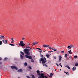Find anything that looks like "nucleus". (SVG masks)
I'll return each instance as SVG.
<instances>
[{
  "label": "nucleus",
  "instance_id": "f257e3e1",
  "mask_svg": "<svg viewBox=\"0 0 78 78\" xmlns=\"http://www.w3.org/2000/svg\"><path fill=\"white\" fill-rule=\"evenodd\" d=\"M42 62V64H43V66H45L46 67H48L47 65H46L45 63L47 62V61L46 60V58L45 57H44V58H41L40 59V62Z\"/></svg>",
  "mask_w": 78,
  "mask_h": 78
},
{
  "label": "nucleus",
  "instance_id": "f03ea898",
  "mask_svg": "<svg viewBox=\"0 0 78 78\" xmlns=\"http://www.w3.org/2000/svg\"><path fill=\"white\" fill-rule=\"evenodd\" d=\"M30 50V49L25 48L24 49L23 51L25 52L26 55H30V53L29 52Z\"/></svg>",
  "mask_w": 78,
  "mask_h": 78
},
{
  "label": "nucleus",
  "instance_id": "7ed1b4c3",
  "mask_svg": "<svg viewBox=\"0 0 78 78\" xmlns=\"http://www.w3.org/2000/svg\"><path fill=\"white\" fill-rule=\"evenodd\" d=\"M41 76H39L38 78H48L47 76H44L43 73H41Z\"/></svg>",
  "mask_w": 78,
  "mask_h": 78
},
{
  "label": "nucleus",
  "instance_id": "20e7f679",
  "mask_svg": "<svg viewBox=\"0 0 78 78\" xmlns=\"http://www.w3.org/2000/svg\"><path fill=\"white\" fill-rule=\"evenodd\" d=\"M20 57L21 59H23V56H24V53H23V52L22 51H20Z\"/></svg>",
  "mask_w": 78,
  "mask_h": 78
},
{
  "label": "nucleus",
  "instance_id": "39448f33",
  "mask_svg": "<svg viewBox=\"0 0 78 78\" xmlns=\"http://www.w3.org/2000/svg\"><path fill=\"white\" fill-rule=\"evenodd\" d=\"M25 44L23 43V42L22 41H21L19 44V45H20V46H21V47L25 46Z\"/></svg>",
  "mask_w": 78,
  "mask_h": 78
},
{
  "label": "nucleus",
  "instance_id": "423d86ee",
  "mask_svg": "<svg viewBox=\"0 0 78 78\" xmlns=\"http://www.w3.org/2000/svg\"><path fill=\"white\" fill-rule=\"evenodd\" d=\"M25 56L27 58H29V59H32V57L30 55H26Z\"/></svg>",
  "mask_w": 78,
  "mask_h": 78
},
{
  "label": "nucleus",
  "instance_id": "0eeeda50",
  "mask_svg": "<svg viewBox=\"0 0 78 78\" xmlns=\"http://www.w3.org/2000/svg\"><path fill=\"white\" fill-rule=\"evenodd\" d=\"M11 69H16V70H17V68L16 66H11Z\"/></svg>",
  "mask_w": 78,
  "mask_h": 78
},
{
  "label": "nucleus",
  "instance_id": "6e6552de",
  "mask_svg": "<svg viewBox=\"0 0 78 78\" xmlns=\"http://www.w3.org/2000/svg\"><path fill=\"white\" fill-rule=\"evenodd\" d=\"M36 49H38V50H40V51H39V52H40V54H41V53L42 52V50L40 48H36Z\"/></svg>",
  "mask_w": 78,
  "mask_h": 78
},
{
  "label": "nucleus",
  "instance_id": "1a4fd4ad",
  "mask_svg": "<svg viewBox=\"0 0 78 78\" xmlns=\"http://www.w3.org/2000/svg\"><path fill=\"white\" fill-rule=\"evenodd\" d=\"M37 75L38 76H40L41 74L40 73V71H39V70H37Z\"/></svg>",
  "mask_w": 78,
  "mask_h": 78
},
{
  "label": "nucleus",
  "instance_id": "9d476101",
  "mask_svg": "<svg viewBox=\"0 0 78 78\" xmlns=\"http://www.w3.org/2000/svg\"><path fill=\"white\" fill-rule=\"evenodd\" d=\"M43 47H49V45H45V44H43Z\"/></svg>",
  "mask_w": 78,
  "mask_h": 78
},
{
  "label": "nucleus",
  "instance_id": "9b49d317",
  "mask_svg": "<svg viewBox=\"0 0 78 78\" xmlns=\"http://www.w3.org/2000/svg\"><path fill=\"white\" fill-rule=\"evenodd\" d=\"M0 38L1 39H4L5 37H4L3 36L1 35L0 37Z\"/></svg>",
  "mask_w": 78,
  "mask_h": 78
},
{
  "label": "nucleus",
  "instance_id": "f8f14e48",
  "mask_svg": "<svg viewBox=\"0 0 78 78\" xmlns=\"http://www.w3.org/2000/svg\"><path fill=\"white\" fill-rule=\"evenodd\" d=\"M58 57L59 58V61H61V59H62V56H61V55H59Z\"/></svg>",
  "mask_w": 78,
  "mask_h": 78
},
{
  "label": "nucleus",
  "instance_id": "ddd939ff",
  "mask_svg": "<svg viewBox=\"0 0 78 78\" xmlns=\"http://www.w3.org/2000/svg\"><path fill=\"white\" fill-rule=\"evenodd\" d=\"M22 69H19V70H18L17 71L19 73H20V72H22Z\"/></svg>",
  "mask_w": 78,
  "mask_h": 78
},
{
  "label": "nucleus",
  "instance_id": "4468645a",
  "mask_svg": "<svg viewBox=\"0 0 78 78\" xmlns=\"http://www.w3.org/2000/svg\"><path fill=\"white\" fill-rule=\"evenodd\" d=\"M76 70V67H74L73 68V71H74Z\"/></svg>",
  "mask_w": 78,
  "mask_h": 78
},
{
  "label": "nucleus",
  "instance_id": "2eb2a0df",
  "mask_svg": "<svg viewBox=\"0 0 78 78\" xmlns=\"http://www.w3.org/2000/svg\"><path fill=\"white\" fill-rule=\"evenodd\" d=\"M46 56L48 58H49V57H50V55L49 54H47L46 55Z\"/></svg>",
  "mask_w": 78,
  "mask_h": 78
},
{
  "label": "nucleus",
  "instance_id": "dca6fc26",
  "mask_svg": "<svg viewBox=\"0 0 78 78\" xmlns=\"http://www.w3.org/2000/svg\"><path fill=\"white\" fill-rule=\"evenodd\" d=\"M66 67H67L68 69H70V67H69L68 66H65Z\"/></svg>",
  "mask_w": 78,
  "mask_h": 78
},
{
  "label": "nucleus",
  "instance_id": "f3484780",
  "mask_svg": "<svg viewBox=\"0 0 78 78\" xmlns=\"http://www.w3.org/2000/svg\"><path fill=\"white\" fill-rule=\"evenodd\" d=\"M70 47L71 48H74V46L73 45L70 44Z\"/></svg>",
  "mask_w": 78,
  "mask_h": 78
},
{
  "label": "nucleus",
  "instance_id": "a211bd4d",
  "mask_svg": "<svg viewBox=\"0 0 78 78\" xmlns=\"http://www.w3.org/2000/svg\"><path fill=\"white\" fill-rule=\"evenodd\" d=\"M53 73H50V77H52V76H53Z\"/></svg>",
  "mask_w": 78,
  "mask_h": 78
},
{
  "label": "nucleus",
  "instance_id": "6ab92c4d",
  "mask_svg": "<svg viewBox=\"0 0 78 78\" xmlns=\"http://www.w3.org/2000/svg\"><path fill=\"white\" fill-rule=\"evenodd\" d=\"M52 50H54V51H57V49H54L53 48V47H52Z\"/></svg>",
  "mask_w": 78,
  "mask_h": 78
},
{
  "label": "nucleus",
  "instance_id": "aec40b11",
  "mask_svg": "<svg viewBox=\"0 0 78 78\" xmlns=\"http://www.w3.org/2000/svg\"><path fill=\"white\" fill-rule=\"evenodd\" d=\"M68 52L69 54H72V51H71V50L69 51Z\"/></svg>",
  "mask_w": 78,
  "mask_h": 78
},
{
  "label": "nucleus",
  "instance_id": "412c9836",
  "mask_svg": "<svg viewBox=\"0 0 78 78\" xmlns=\"http://www.w3.org/2000/svg\"><path fill=\"white\" fill-rule=\"evenodd\" d=\"M68 48H69V49H71V47H70V45H69L67 47Z\"/></svg>",
  "mask_w": 78,
  "mask_h": 78
},
{
  "label": "nucleus",
  "instance_id": "4be33fe9",
  "mask_svg": "<svg viewBox=\"0 0 78 78\" xmlns=\"http://www.w3.org/2000/svg\"><path fill=\"white\" fill-rule=\"evenodd\" d=\"M28 65V64L27 62H25L24 63V66H27Z\"/></svg>",
  "mask_w": 78,
  "mask_h": 78
},
{
  "label": "nucleus",
  "instance_id": "5701e85b",
  "mask_svg": "<svg viewBox=\"0 0 78 78\" xmlns=\"http://www.w3.org/2000/svg\"><path fill=\"white\" fill-rule=\"evenodd\" d=\"M31 76L32 78H36L34 75H31Z\"/></svg>",
  "mask_w": 78,
  "mask_h": 78
},
{
  "label": "nucleus",
  "instance_id": "b1692460",
  "mask_svg": "<svg viewBox=\"0 0 78 78\" xmlns=\"http://www.w3.org/2000/svg\"><path fill=\"white\" fill-rule=\"evenodd\" d=\"M11 40L12 41L14 42V38H11Z\"/></svg>",
  "mask_w": 78,
  "mask_h": 78
},
{
  "label": "nucleus",
  "instance_id": "393cba45",
  "mask_svg": "<svg viewBox=\"0 0 78 78\" xmlns=\"http://www.w3.org/2000/svg\"><path fill=\"white\" fill-rule=\"evenodd\" d=\"M65 57L67 58V56H68L67 54H65Z\"/></svg>",
  "mask_w": 78,
  "mask_h": 78
},
{
  "label": "nucleus",
  "instance_id": "a878e982",
  "mask_svg": "<svg viewBox=\"0 0 78 78\" xmlns=\"http://www.w3.org/2000/svg\"><path fill=\"white\" fill-rule=\"evenodd\" d=\"M2 44H3V42L2 41H0V45H2Z\"/></svg>",
  "mask_w": 78,
  "mask_h": 78
},
{
  "label": "nucleus",
  "instance_id": "bb28decb",
  "mask_svg": "<svg viewBox=\"0 0 78 78\" xmlns=\"http://www.w3.org/2000/svg\"><path fill=\"white\" fill-rule=\"evenodd\" d=\"M74 58H78V57L77 56H75L74 57Z\"/></svg>",
  "mask_w": 78,
  "mask_h": 78
},
{
  "label": "nucleus",
  "instance_id": "cd10ccee",
  "mask_svg": "<svg viewBox=\"0 0 78 78\" xmlns=\"http://www.w3.org/2000/svg\"><path fill=\"white\" fill-rule=\"evenodd\" d=\"M26 48H30V46H26Z\"/></svg>",
  "mask_w": 78,
  "mask_h": 78
},
{
  "label": "nucleus",
  "instance_id": "c85d7f7f",
  "mask_svg": "<svg viewBox=\"0 0 78 78\" xmlns=\"http://www.w3.org/2000/svg\"><path fill=\"white\" fill-rule=\"evenodd\" d=\"M78 63H76L75 64V66H78Z\"/></svg>",
  "mask_w": 78,
  "mask_h": 78
},
{
  "label": "nucleus",
  "instance_id": "c756f323",
  "mask_svg": "<svg viewBox=\"0 0 78 78\" xmlns=\"http://www.w3.org/2000/svg\"><path fill=\"white\" fill-rule=\"evenodd\" d=\"M32 45H36V44H35V42H34L33 43Z\"/></svg>",
  "mask_w": 78,
  "mask_h": 78
},
{
  "label": "nucleus",
  "instance_id": "7c9ffc66",
  "mask_svg": "<svg viewBox=\"0 0 78 78\" xmlns=\"http://www.w3.org/2000/svg\"><path fill=\"white\" fill-rule=\"evenodd\" d=\"M9 45H11L12 46H14V45L13 44H10Z\"/></svg>",
  "mask_w": 78,
  "mask_h": 78
},
{
  "label": "nucleus",
  "instance_id": "2f4dec72",
  "mask_svg": "<svg viewBox=\"0 0 78 78\" xmlns=\"http://www.w3.org/2000/svg\"><path fill=\"white\" fill-rule=\"evenodd\" d=\"M5 43H6V44H7V43H8V41H7V40H5Z\"/></svg>",
  "mask_w": 78,
  "mask_h": 78
},
{
  "label": "nucleus",
  "instance_id": "473e14b6",
  "mask_svg": "<svg viewBox=\"0 0 78 78\" xmlns=\"http://www.w3.org/2000/svg\"><path fill=\"white\" fill-rule=\"evenodd\" d=\"M61 53H64V51H61Z\"/></svg>",
  "mask_w": 78,
  "mask_h": 78
},
{
  "label": "nucleus",
  "instance_id": "72a5a7b5",
  "mask_svg": "<svg viewBox=\"0 0 78 78\" xmlns=\"http://www.w3.org/2000/svg\"><path fill=\"white\" fill-rule=\"evenodd\" d=\"M48 48L50 50H51V49H52V48L50 47H49Z\"/></svg>",
  "mask_w": 78,
  "mask_h": 78
},
{
  "label": "nucleus",
  "instance_id": "f704fd0d",
  "mask_svg": "<svg viewBox=\"0 0 78 78\" xmlns=\"http://www.w3.org/2000/svg\"><path fill=\"white\" fill-rule=\"evenodd\" d=\"M1 60H2V58L0 57V61H1ZM0 64H2V62H0Z\"/></svg>",
  "mask_w": 78,
  "mask_h": 78
},
{
  "label": "nucleus",
  "instance_id": "c9c22d12",
  "mask_svg": "<svg viewBox=\"0 0 78 78\" xmlns=\"http://www.w3.org/2000/svg\"><path fill=\"white\" fill-rule=\"evenodd\" d=\"M35 44H38V42H35Z\"/></svg>",
  "mask_w": 78,
  "mask_h": 78
},
{
  "label": "nucleus",
  "instance_id": "e433bc0d",
  "mask_svg": "<svg viewBox=\"0 0 78 78\" xmlns=\"http://www.w3.org/2000/svg\"><path fill=\"white\" fill-rule=\"evenodd\" d=\"M2 41L3 42V43H4V44H5V40H2Z\"/></svg>",
  "mask_w": 78,
  "mask_h": 78
},
{
  "label": "nucleus",
  "instance_id": "4c0bfd02",
  "mask_svg": "<svg viewBox=\"0 0 78 78\" xmlns=\"http://www.w3.org/2000/svg\"><path fill=\"white\" fill-rule=\"evenodd\" d=\"M59 65L61 66V67H62V65H61V63H60Z\"/></svg>",
  "mask_w": 78,
  "mask_h": 78
},
{
  "label": "nucleus",
  "instance_id": "58836bf2",
  "mask_svg": "<svg viewBox=\"0 0 78 78\" xmlns=\"http://www.w3.org/2000/svg\"><path fill=\"white\" fill-rule=\"evenodd\" d=\"M28 68H29V69H31V66H29Z\"/></svg>",
  "mask_w": 78,
  "mask_h": 78
},
{
  "label": "nucleus",
  "instance_id": "ea45409f",
  "mask_svg": "<svg viewBox=\"0 0 78 78\" xmlns=\"http://www.w3.org/2000/svg\"><path fill=\"white\" fill-rule=\"evenodd\" d=\"M54 59H56V57L55 56L53 57Z\"/></svg>",
  "mask_w": 78,
  "mask_h": 78
},
{
  "label": "nucleus",
  "instance_id": "a19ab883",
  "mask_svg": "<svg viewBox=\"0 0 78 78\" xmlns=\"http://www.w3.org/2000/svg\"><path fill=\"white\" fill-rule=\"evenodd\" d=\"M31 62H34V60H33V59H32L31 60Z\"/></svg>",
  "mask_w": 78,
  "mask_h": 78
},
{
  "label": "nucleus",
  "instance_id": "79ce46f5",
  "mask_svg": "<svg viewBox=\"0 0 78 78\" xmlns=\"http://www.w3.org/2000/svg\"><path fill=\"white\" fill-rule=\"evenodd\" d=\"M27 78H31V77H30V76H27Z\"/></svg>",
  "mask_w": 78,
  "mask_h": 78
},
{
  "label": "nucleus",
  "instance_id": "37998d69",
  "mask_svg": "<svg viewBox=\"0 0 78 78\" xmlns=\"http://www.w3.org/2000/svg\"><path fill=\"white\" fill-rule=\"evenodd\" d=\"M66 74H67V75H69V73H68V72H66Z\"/></svg>",
  "mask_w": 78,
  "mask_h": 78
},
{
  "label": "nucleus",
  "instance_id": "c03bdc74",
  "mask_svg": "<svg viewBox=\"0 0 78 78\" xmlns=\"http://www.w3.org/2000/svg\"><path fill=\"white\" fill-rule=\"evenodd\" d=\"M11 43H14V41H11Z\"/></svg>",
  "mask_w": 78,
  "mask_h": 78
},
{
  "label": "nucleus",
  "instance_id": "a18cd8bd",
  "mask_svg": "<svg viewBox=\"0 0 78 78\" xmlns=\"http://www.w3.org/2000/svg\"><path fill=\"white\" fill-rule=\"evenodd\" d=\"M56 65L57 66H59V65L58 63H56Z\"/></svg>",
  "mask_w": 78,
  "mask_h": 78
},
{
  "label": "nucleus",
  "instance_id": "49530a36",
  "mask_svg": "<svg viewBox=\"0 0 78 78\" xmlns=\"http://www.w3.org/2000/svg\"><path fill=\"white\" fill-rule=\"evenodd\" d=\"M41 57L42 58H43V57H44V55H41Z\"/></svg>",
  "mask_w": 78,
  "mask_h": 78
},
{
  "label": "nucleus",
  "instance_id": "de8ad7c7",
  "mask_svg": "<svg viewBox=\"0 0 78 78\" xmlns=\"http://www.w3.org/2000/svg\"><path fill=\"white\" fill-rule=\"evenodd\" d=\"M25 39V38L23 37V38H22V40H24V39Z\"/></svg>",
  "mask_w": 78,
  "mask_h": 78
},
{
  "label": "nucleus",
  "instance_id": "09e8293b",
  "mask_svg": "<svg viewBox=\"0 0 78 78\" xmlns=\"http://www.w3.org/2000/svg\"><path fill=\"white\" fill-rule=\"evenodd\" d=\"M66 59L67 60H69V58H67Z\"/></svg>",
  "mask_w": 78,
  "mask_h": 78
},
{
  "label": "nucleus",
  "instance_id": "8fccbe9b",
  "mask_svg": "<svg viewBox=\"0 0 78 78\" xmlns=\"http://www.w3.org/2000/svg\"><path fill=\"white\" fill-rule=\"evenodd\" d=\"M64 73H66V72L65 71H64Z\"/></svg>",
  "mask_w": 78,
  "mask_h": 78
},
{
  "label": "nucleus",
  "instance_id": "3c124183",
  "mask_svg": "<svg viewBox=\"0 0 78 78\" xmlns=\"http://www.w3.org/2000/svg\"><path fill=\"white\" fill-rule=\"evenodd\" d=\"M49 52H53V51H49Z\"/></svg>",
  "mask_w": 78,
  "mask_h": 78
},
{
  "label": "nucleus",
  "instance_id": "603ef678",
  "mask_svg": "<svg viewBox=\"0 0 78 78\" xmlns=\"http://www.w3.org/2000/svg\"><path fill=\"white\" fill-rule=\"evenodd\" d=\"M5 59H7V58H5Z\"/></svg>",
  "mask_w": 78,
  "mask_h": 78
},
{
  "label": "nucleus",
  "instance_id": "864d4df0",
  "mask_svg": "<svg viewBox=\"0 0 78 78\" xmlns=\"http://www.w3.org/2000/svg\"><path fill=\"white\" fill-rule=\"evenodd\" d=\"M56 71V69L55 70V71Z\"/></svg>",
  "mask_w": 78,
  "mask_h": 78
},
{
  "label": "nucleus",
  "instance_id": "5fc2aeb1",
  "mask_svg": "<svg viewBox=\"0 0 78 78\" xmlns=\"http://www.w3.org/2000/svg\"><path fill=\"white\" fill-rule=\"evenodd\" d=\"M60 70H61V69H60Z\"/></svg>",
  "mask_w": 78,
  "mask_h": 78
},
{
  "label": "nucleus",
  "instance_id": "6e6d98bb",
  "mask_svg": "<svg viewBox=\"0 0 78 78\" xmlns=\"http://www.w3.org/2000/svg\"><path fill=\"white\" fill-rule=\"evenodd\" d=\"M44 51V52H45V51Z\"/></svg>",
  "mask_w": 78,
  "mask_h": 78
},
{
  "label": "nucleus",
  "instance_id": "4d7b16f0",
  "mask_svg": "<svg viewBox=\"0 0 78 78\" xmlns=\"http://www.w3.org/2000/svg\"><path fill=\"white\" fill-rule=\"evenodd\" d=\"M18 78H20V77H18Z\"/></svg>",
  "mask_w": 78,
  "mask_h": 78
}]
</instances>
